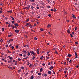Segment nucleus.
<instances>
[{"mask_svg": "<svg viewBox=\"0 0 79 79\" xmlns=\"http://www.w3.org/2000/svg\"><path fill=\"white\" fill-rule=\"evenodd\" d=\"M30 53H31V54H33L34 56H35V53L34 52V51H30Z\"/></svg>", "mask_w": 79, "mask_h": 79, "instance_id": "nucleus-1", "label": "nucleus"}, {"mask_svg": "<svg viewBox=\"0 0 79 79\" xmlns=\"http://www.w3.org/2000/svg\"><path fill=\"white\" fill-rule=\"evenodd\" d=\"M19 30H15V32H16V33H18V32H19Z\"/></svg>", "mask_w": 79, "mask_h": 79, "instance_id": "nucleus-2", "label": "nucleus"}, {"mask_svg": "<svg viewBox=\"0 0 79 79\" xmlns=\"http://www.w3.org/2000/svg\"><path fill=\"white\" fill-rule=\"evenodd\" d=\"M75 58H77V53L76 52H75Z\"/></svg>", "mask_w": 79, "mask_h": 79, "instance_id": "nucleus-3", "label": "nucleus"}, {"mask_svg": "<svg viewBox=\"0 0 79 79\" xmlns=\"http://www.w3.org/2000/svg\"><path fill=\"white\" fill-rule=\"evenodd\" d=\"M40 4L42 5H44V3L43 1H40Z\"/></svg>", "mask_w": 79, "mask_h": 79, "instance_id": "nucleus-4", "label": "nucleus"}, {"mask_svg": "<svg viewBox=\"0 0 79 79\" xmlns=\"http://www.w3.org/2000/svg\"><path fill=\"white\" fill-rule=\"evenodd\" d=\"M8 57L9 58V59H10V60H13V57H10V56H8Z\"/></svg>", "mask_w": 79, "mask_h": 79, "instance_id": "nucleus-5", "label": "nucleus"}, {"mask_svg": "<svg viewBox=\"0 0 79 79\" xmlns=\"http://www.w3.org/2000/svg\"><path fill=\"white\" fill-rule=\"evenodd\" d=\"M72 16L73 18H74L75 19H76V16H75V15H74L73 14L72 15Z\"/></svg>", "mask_w": 79, "mask_h": 79, "instance_id": "nucleus-6", "label": "nucleus"}, {"mask_svg": "<svg viewBox=\"0 0 79 79\" xmlns=\"http://www.w3.org/2000/svg\"><path fill=\"white\" fill-rule=\"evenodd\" d=\"M69 60V63H72V62H73V60Z\"/></svg>", "mask_w": 79, "mask_h": 79, "instance_id": "nucleus-7", "label": "nucleus"}, {"mask_svg": "<svg viewBox=\"0 0 79 79\" xmlns=\"http://www.w3.org/2000/svg\"><path fill=\"white\" fill-rule=\"evenodd\" d=\"M12 11H13V10H10L9 11H7V12H8V13H12Z\"/></svg>", "mask_w": 79, "mask_h": 79, "instance_id": "nucleus-8", "label": "nucleus"}, {"mask_svg": "<svg viewBox=\"0 0 79 79\" xmlns=\"http://www.w3.org/2000/svg\"><path fill=\"white\" fill-rule=\"evenodd\" d=\"M14 24L15 26H17V27H18V23H14Z\"/></svg>", "mask_w": 79, "mask_h": 79, "instance_id": "nucleus-9", "label": "nucleus"}, {"mask_svg": "<svg viewBox=\"0 0 79 79\" xmlns=\"http://www.w3.org/2000/svg\"><path fill=\"white\" fill-rule=\"evenodd\" d=\"M23 53H25V54H26L27 53V52L26 51L23 50Z\"/></svg>", "mask_w": 79, "mask_h": 79, "instance_id": "nucleus-10", "label": "nucleus"}, {"mask_svg": "<svg viewBox=\"0 0 79 79\" xmlns=\"http://www.w3.org/2000/svg\"><path fill=\"white\" fill-rule=\"evenodd\" d=\"M53 66H51L49 68V69H50V70H52V69H53Z\"/></svg>", "mask_w": 79, "mask_h": 79, "instance_id": "nucleus-11", "label": "nucleus"}, {"mask_svg": "<svg viewBox=\"0 0 79 79\" xmlns=\"http://www.w3.org/2000/svg\"><path fill=\"white\" fill-rule=\"evenodd\" d=\"M10 17L11 18V19H12V20H15V18H14L11 16H10Z\"/></svg>", "mask_w": 79, "mask_h": 79, "instance_id": "nucleus-12", "label": "nucleus"}, {"mask_svg": "<svg viewBox=\"0 0 79 79\" xmlns=\"http://www.w3.org/2000/svg\"><path fill=\"white\" fill-rule=\"evenodd\" d=\"M71 56H72V55L70 54L68 55V56L69 57H71Z\"/></svg>", "mask_w": 79, "mask_h": 79, "instance_id": "nucleus-13", "label": "nucleus"}, {"mask_svg": "<svg viewBox=\"0 0 79 79\" xmlns=\"http://www.w3.org/2000/svg\"><path fill=\"white\" fill-rule=\"evenodd\" d=\"M43 76H45V77H46V76H47V75L45 73H44L43 74Z\"/></svg>", "mask_w": 79, "mask_h": 79, "instance_id": "nucleus-14", "label": "nucleus"}, {"mask_svg": "<svg viewBox=\"0 0 79 79\" xmlns=\"http://www.w3.org/2000/svg\"><path fill=\"white\" fill-rule=\"evenodd\" d=\"M48 73L49 74H50L52 73V72L51 71H48Z\"/></svg>", "mask_w": 79, "mask_h": 79, "instance_id": "nucleus-15", "label": "nucleus"}, {"mask_svg": "<svg viewBox=\"0 0 79 79\" xmlns=\"http://www.w3.org/2000/svg\"><path fill=\"white\" fill-rule=\"evenodd\" d=\"M8 68H9L10 69H11V70H12L13 69L11 67H9Z\"/></svg>", "mask_w": 79, "mask_h": 79, "instance_id": "nucleus-16", "label": "nucleus"}, {"mask_svg": "<svg viewBox=\"0 0 79 79\" xmlns=\"http://www.w3.org/2000/svg\"><path fill=\"white\" fill-rule=\"evenodd\" d=\"M43 71V69L42 68H41L40 69V72H42V71Z\"/></svg>", "mask_w": 79, "mask_h": 79, "instance_id": "nucleus-17", "label": "nucleus"}, {"mask_svg": "<svg viewBox=\"0 0 79 79\" xmlns=\"http://www.w3.org/2000/svg\"><path fill=\"white\" fill-rule=\"evenodd\" d=\"M40 60H43V59H44V56H42L40 57Z\"/></svg>", "mask_w": 79, "mask_h": 79, "instance_id": "nucleus-18", "label": "nucleus"}, {"mask_svg": "<svg viewBox=\"0 0 79 79\" xmlns=\"http://www.w3.org/2000/svg\"><path fill=\"white\" fill-rule=\"evenodd\" d=\"M11 61H12L11 60H10L8 61V63H10L11 62Z\"/></svg>", "mask_w": 79, "mask_h": 79, "instance_id": "nucleus-19", "label": "nucleus"}, {"mask_svg": "<svg viewBox=\"0 0 79 79\" xmlns=\"http://www.w3.org/2000/svg\"><path fill=\"white\" fill-rule=\"evenodd\" d=\"M31 79H33V78H34V76L32 75V76H31Z\"/></svg>", "mask_w": 79, "mask_h": 79, "instance_id": "nucleus-20", "label": "nucleus"}, {"mask_svg": "<svg viewBox=\"0 0 79 79\" xmlns=\"http://www.w3.org/2000/svg\"><path fill=\"white\" fill-rule=\"evenodd\" d=\"M27 65H29V64H30V63H29V62H28V60H27Z\"/></svg>", "mask_w": 79, "mask_h": 79, "instance_id": "nucleus-21", "label": "nucleus"}, {"mask_svg": "<svg viewBox=\"0 0 79 79\" xmlns=\"http://www.w3.org/2000/svg\"><path fill=\"white\" fill-rule=\"evenodd\" d=\"M27 58H28V57L27 56L26 57H24L23 59L25 60H26V59H27Z\"/></svg>", "mask_w": 79, "mask_h": 79, "instance_id": "nucleus-22", "label": "nucleus"}, {"mask_svg": "<svg viewBox=\"0 0 79 79\" xmlns=\"http://www.w3.org/2000/svg\"><path fill=\"white\" fill-rule=\"evenodd\" d=\"M47 7L48 8H50V6H47Z\"/></svg>", "mask_w": 79, "mask_h": 79, "instance_id": "nucleus-23", "label": "nucleus"}, {"mask_svg": "<svg viewBox=\"0 0 79 79\" xmlns=\"http://www.w3.org/2000/svg\"><path fill=\"white\" fill-rule=\"evenodd\" d=\"M28 74V73H26V74H25V76L26 77L27 76V75Z\"/></svg>", "mask_w": 79, "mask_h": 79, "instance_id": "nucleus-24", "label": "nucleus"}, {"mask_svg": "<svg viewBox=\"0 0 79 79\" xmlns=\"http://www.w3.org/2000/svg\"><path fill=\"white\" fill-rule=\"evenodd\" d=\"M67 32L68 34H69V33H70V31L69 30L67 31Z\"/></svg>", "mask_w": 79, "mask_h": 79, "instance_id": "nucleus-25", "label": "nucleus"}, {"mask_svg": "<svg viewBox=\"0 0 79 79\" xmlns=\"http://www.w3.org/2000/svg\"><path fill=\"white\" fill-rule=\"evenodd\" d=\"M48 27H51V25L48 24Z\"/></svg>", "mask_w": 79, "mask_h": 79, "instance_id": "nucleus-26", "label": "nucleus"}, {"mask_svg": "<svg viewBox=\"0 0 79 79\" xmlns=\"http://www.w3.org/2000/svg\"><path fill=\"white\" fill-rule=\"evenodd\" d=\"M1 54L2 55V57H3V55H4V53H2Z\"/></svg>", "mask_w": 79, "mask_h": 79, "instance_id": "nucleus-27", "label": "nucleus"}, {"mask_svg": "<svg viewBox=\"0 0 79 79\" xmlns=\"http://www.w3.org/2000/svg\"><path fill=\"white\" fill-rule=\"evenodd\" d=\"M5 30V28H2V31H4Z\"/></svg>", "mask_w": 79, "mask_h": 79, "instance_id": "nucleus-28", "label": "nucleus"}, {"mask_svg": "<svg viewBox=\"0 0 79 79\" xmlns=\"http://www.w3.org/2000/svg\"><path fill=\"white\" fill-rule=\"evenodd\" d=\"M10 42H13V39H10Z\"/></svg>", "mask_w": 79, "mask_h": 79, "instance_id": "nucleus-29", "label": "nucleus"}, {"mask_svg": "<svg viewBox=\"0 0 79 79\" xmlns=\"http://www.w3.org/2000/svg\"><path fill=\"white\" fill-rule=\"evenodd\" d=\"M24 37H26V38H27V35H24Z\"/></svg>", "mask_w": 79, "mask_h": 79, "instance_id": "nucleus-30", "label": "nucleus"}, {"mask_svg": "<svg viewBox=\"0 0 79 79\" xmlns=\"http://www.w3.org/2000/svg\"><path fill=\"white\" fill-rule=\"evenodd\" d=\"M30 66H29V67H31V66H32V64H30Z\"/></svg>", "mask_w": 79, "mask_h": 79, "instance_id": "nucleus-31", "label": "nucleus"}, {"mask_svg": "<svg viewBox=\"0 0 79 79\" xmlns=\"http://www.w3.org/2000/svg\"><path fill=\"white\" fill-rule=\"evenodd\" d=\"M53 11H55V12H56V9H55V8H54V9H53Z\"/></svg>", "mask_w": 79, "mask_h": 79, "instance_id": "nucleus-32", "label": "nucleus"}, {"mask_svg": "<svg viewBox=\"0 0 79 79\" xmlns=\"http://www.w3.org/2000/svg\"><path fill=\"white\" fill-rule=\"evenodd\" d=\"M29 23H27L26 24V26H27V27H28V26H29Z\"/></svg>", "mask_w": 79, "mask_h": 79, "instance_id": "nucleus-33", "label": "nucleus"}, {"mask_svg": "<svg viewBox=\"0 0 79 79\" xmlns=\"http://www.w3.org/2000/svg\"><path fill=\"white\" fill-rule=\"evenodd\" d=\"M34 39L35 40H37V38L36 37H35L34 38Z\"/></svg>", "mask_w": 79, "mask_h": 79, "instance_id": "nucleus-34", "label": "nucleus"}, {"mask_svg": "<svg viewBox=\"0 0 79 79\" xmlns=\"http://www.w3.org/2000/svg\"><path fill=\"white\" fill-rule=\"evenodd\" d=\"M29 21V19L28 18L26 20V21L27 22V21Z\"/></svg>", "mask_w": 79, "mask_h": 79, "instance_id": "nucleus-35", "label": "nucleus"}, {"mask_svg": "<svg viewBox=\"0 0 79 79\" xmlns=\"http://www.w3.org/2000/svg\"><path fill=\"white\" fill-rule=\"evenodd\" d=\"M65 71H68V68H66L65 69H64Z\"/></svg>", "mask_w": 79, "mask_h": 79, "instance_id": "nucleus-36", "label": "nucleus"}, {"mask_svg": "<svg viewBox=\"0 0 79 79\" xmlns=\"http://www.w3.org/2000/svg\"><path fill=\"white\" fill-rule=\"evenodd\" d=\"M40 30L41 31H44V29L42 28H41L40 29Z\"/></svg>", "mask_w": 79, "mask_h": 79, "instance_id": "nucleus-37", "label": "nucleus"}, {"mask_svg": "<svg viewBox=\"0 0 79 79\" xmlns=\"http://www.w3.org/2000/svg\"><path fill=\"white\" fill-rule=\"evenodd\" d=\"M70 35L72 37H73V35H72V34H70Z\"/></svg>", "mask_w": 79, "mask_h": 79, "instance_id": "nucleus-38", "label": "nucleus"}, {"mask_svg": "<svg viewBox=\"0 0 79 79\" xmlns=\"http://www.w3.org/2000/svg\"><path fill=\"white\" fill-rule=\"evenodd\" d=\"M15 65H17V62L16 61H15Z\"/></svg>", "mask_w": 79, "mask_h": 79, "instance_id": "nucleus-39", "label": "nucleus"}, {"mask_svg": "<svg viewBox=\"0 0 79 79\" xmlns=\"http://www.w3.org/2000/svg\"><path fill=\"white\" fill-rule=\"evenodd\" d=\"M12 23H13V24H14V23H15V21L14 20H13L12 21Z\"/></svg>", "mask_w": 79, "mask_h": 79, "instance_id": "nucleus-40", "label": "nucleus"}, {"mask_svg": "<svg viewBox=\"0 0 79 79\" xmlns=\"http://www.w3.org/2000/svg\"><path fill=\"white\" fill-rule=\"evenodd\" d=\"M75 44L76 45H77V44H78V43L77 42H76L75 43Z\"/></svg>", "mask_w": 79, "mask_h": 79, "instance_id": "nucleus-41", "label": "nucleus"}, {"mask_svg": "<svg viewBox=\"0 0 79 79\" xmlns=\"http://www.w3.org/2000/svg\"><path fill=\"white\" fill-rule=\"evenodd\" d=\"M27 6L28 7V8H30L31 6H30V5H27Z\"/></svg>", "mask_w": 79, "mask_h": 79, "instance_id": "nucleus-42", "label": "nucleus"}, {"mask_svg": "<svg viewBox=\"0 0 79 79\" xmlns=\"http://www.w3.org/2000/svg\"><path fill=\"white\" fill-rule=\"evenodd\" d=\"M46 0L48 1V3H50V0Z\"/></svg>", "mask_w": 79, "mask_h": 79, "instance_id": "nucleus-43", "label": "nucleus"}, {"mask_svg": "<svg viewBox=\"0 0 79 79\" xmlns=\"http://www.w3.org/2000/svg\"><path fill=\"white\" fill-rule=\"evenodd\" d=\"M49 51L48 50V52H47V53L48 54V53H49Z\"/></svg>", "mask_w": 79, "mask_h": 79, "instance_id": "nucleus-44", "label": "nucleus"}, {"mask_svg": "<svg viewBox=\"0 0 79 79\" xmlns=\"http://www.w3.org/2000/svg\"><path fill=\"white\" fill-rule=\"evenodd\" d=\"M7 42H9V43H10V42H11V41L10 40H9Z\"/></svg>", "mask_w": 79, "mask_h": 79, "instance_id": "nucleus-45", "label": "nucleus"}, {"mask_svg": "<svg viewBox=\"0 0 79 79\" xmlns=\"http://www.w3.org/2000/svg\"><path fill=\"white\" fill-rule=\"evenodd\" d=\"M8 37H11V35H8Z\"/></svg>", "mask_w": 79, "mask_h": 79, "instance_id": "nucleus-46", "label": "nucleus"}, {"mask_svg": "<svg viewBox=\"0 0 79 79\" xmlns=\"http://www.w3.org/2000/svg\"><path fill=\"white\" fill-rule=\"evenodd\" d=\"M38 75L40 76V75H41V73H38Z\"/></svg>", "mask_w": 79, "mask_h": 79, "instance_id": "nucleus-47", "label": "nucleus"}, {"mask_svg": "<svg viewBox=\"0 0 79 79\" xmlns=\"http://www.w3.org/2000/svg\"><path fill=\"white\" fill-rule=\"evenodd\" d=\"M35 59V56H33L32 58V60H34Z\"/></svg>", "mask_w": 79, "mask_h": 79, "instance_id": "nucleus-48", "label": "nucleus"}, {"mask_svg": "<svg viewBox=\"0 0 79 79\" xmlns=\"http://www.w3.org/2000/svg\"><path fill=\"white\" fill-rule=\"evenodd\" d=\"M34 73V71H31V74H32V73Z\"/></svg>", "mask_w": 79, "mask_h": 79, "instance_id": "nucleus-49", "label": "nucleus"}, {"mask_svg": "<svg viewBox=\"0 0 79 79\" xmlns=\"http://www.w3.org/2000/svg\"><path fill=\"white\" fill-rule=\"evenodd\" d=\"M8 47V44H6V48H7Z\"/></svg>", "mask_w": 79, "mask_h": 79, "instance_id": "nucleus-50", "label": "nucleus"}, {"mask_svg": "<svg viewBox=\"0 0 79 79\" xmlns=\"http://www.w3.org/2000/svg\"><path fill=\"white\" fill-rule=\"evenodd\" d=\"M8 55H7V54H5V58H6V56H7Z\"/></svg>", "mask_w": 79, "mask_h": 79, "instance_id": "nucleus-51", "label": "nucleus"}, {"mask_svg": "<svg viewBox=\"0 0 79 79\" xmlns=\"http://www.w3.org/2000/svg\"><path fill=\"white\" fill-rule=\"evenodd\" d=\"M29 8H28V6H27L26 7V9H27V10H29Z\"/></svg>", "mask_w": 79, "mask_h": 79, "instance_id": "nucleus-52", "label": "nucleus"}, {"mask_svg": "<svg viewBox=\"0 0 79 79\" xmlns=\"http://www.w3.org/2000/svg\"><path fill=\"white\" fill-rule=\"evenodd\" d=\"M18 73H20V72H21V69L19 70L18 71Z\"/></svg>", "mask_w": 79, "mask_h": 79, "instance_id": "nucleus-53", "label": "nucleus"}, {"mask_svg": "<svg viewBox=\"0 0 79 79\" xmlns=\"http://www.w3.org/2000/svg\"><path fill=\"white\" fill-rule=\"evenodd\" d=\"M36 8L37 10H39V6H37V7H36Z\"/></svg>", "mask_w": 79, "mask_h": 79, "instance_id": "nucleus-54", "label": "nucleus"}, {"mask_svg": "<svg viewBox=\"0 0 79 79\" xmlns=\"http://www.w3.org/2000/svg\"><path fill=\"white\" fill-rule=\"evenodd\" d=\"M11 46H12V44H11L9 46V47H11Z\"/></svg>", "mask_w": 79, "mask_h": 79, "instance_id": "nucleus-55", "label": "nucleus"}, {"mask_svg": "<svg viewBox=\"0 0 79 79\" xmlns=\"http://www.w3.org/2000/svg\"><path fill=\"white\" fill-rule=\"evenodd\" d=\"M8 53H11V52L9 50L8 51Z\"/></svg>", "mask_w": 79, "mask_h": 79, "instance_id": "nucleus-56", "label": "nucleus"}, {"mask_svg": "<svg viewBox=\"0 0 79 79\" xmlns=\"http://www.w3.org/2000/svg\"><path fill=\"white\" fill-rule=\"evenodd\" d=\"M37 52H39V51H40V49H39V48H38L37 49Z\"/></svg>", "mask_w": 79, "mask_h": 79, "instance_id": "nucleus-57", "label": "nucleus"}, {"mask_svg": "<svg viewBox=\"0 0 79 79\" xmlns=\"http://www.w3.org/2000/svg\"><path fill=\"white\" fill-rule=\"evenodd\" d=\"M11 48H12V49H14V47L13 46L11 47Z\"/></svg>", "mask_w": 79, "mask_h": 79, "instance_id": "nucleus-58", "label": "nucleus"}, {"mask_svg": "<svg viewBox=\"0 0 79 79\" xmlns=\"http://www.w3.org/2000/svg\"><path fill=\"white\" fill-rule=\"evenodd\" d=\"M31 9H34V6H31Z\"/></svg>", "mask_w": 79, "mask_h": 79, "instance_id": "nucleus-59", "label": "nucleus"}, {"mask_svg": "<svg viewBox=\"0 0 79 79\" xmlns=\"http://www.w3.org/2000/svg\"><path fill=\"white\" fill-rule=\"evenodd\" d=\"M5 19H6V20H7V19H8V18H7V17H5Z\"/></svg>", "mask_w": 79, "mask_h": 79, "instance_id": "nucleus-60", "label": "nucleus"}, {"mask_svg": "<svg viewBox=\"0 0 79 79\" xmlns=\"http://www.w3.org/2000/svg\"><path fill=\"white\" fill-rule=\"evenodd\" d=\"M36 62L37 63H38V62H39V60H36Z\"/></svg>", "mask_w": 79, "mask_h": 79, "instance_id": "nucleus-61", "label": "nucleus"}, {"mask_svg": "<svg viewBox=\"0 0 79 79\" xmlns=\"http://www.w3.org/2000/svg\"><path fill=\"white\" fill-rule=\"evenodd\" d=\"M6 24H8V22H7L6 23Z\"/></svg>", "mask_w": 79, "mask_h": 79, "instance_id": "nucleus-62", "label": "nucleus"}, {"mask_svg": "<svg viewBox=\"0 0 79 79\" xmlns=\"http://www.w3.org/2000/svg\"><path fill=\"white\" fill-rule=\"evenodd\" d=\"M51 11H54L53 10V9H51Z\"/></svg>", "mask_w": 79, "mask_h": 79, "instance_id": "nucleus-63", "label": "nucleus"}, {"mask_svg": "<svg viewBox=\"0 0 79 79\" xmlns=\"http://www.w3.org/2000/svg\"><path fill=\"white\" fill-rule=\"evenodd\" d=\"M37 54H39V51H37Z\"/></svg>", "mask_w": 79, "mask_h": 79, "instance_id": "nucleus-64", "label": "nucleus"}]
</instances>
